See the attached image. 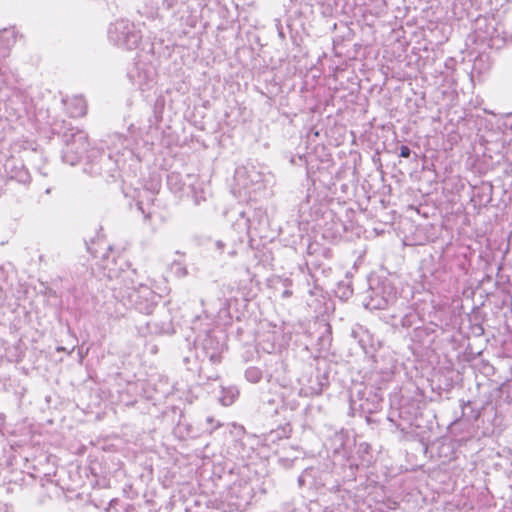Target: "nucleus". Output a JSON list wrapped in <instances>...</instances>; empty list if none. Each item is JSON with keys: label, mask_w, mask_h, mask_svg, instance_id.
Segmentation results:
<instances>
[{"label": "nucleus", "mask_w": 512, "mask_h": 512, "mask_svg": "<svg viewBox=\"0 0 512 512\" xmlns=\"http://www.w3.org/2000/svg\"><path fill=\"white\" fill-rule=\"evenodd\" d=\"M71 137V141L67 140L66 148L63 152V160L70 165H75L87 151L89 144L87 136L83 131L77 130L71 134Z\"/></svg>", "instance_id": "f257e3e1"}, {"label": "nucleus", "mask_w": 512, "mask_h": 512, "mask_svg": "<svg viewBox=\"0 0 512 512\" xmlns=\"http://www.w3.org/2000/svg\"><path fill=\"white\" fill-rule=\"evenodd\" d=\"M109 36L117 45L127 49L136 47L139 40V36L136 33L130 32L128 24L124 21L115 23L109 29Z\"/></svg>", "instance_id": "f03ea898"}, {"label": "nucleus", "mask_w": 512, "mask_h": 512, "mask_svg": "<svg viewBox=\"0 0 512 512\" xmlns=\"http://www.w3.org/2000/svg\"><path fill=\"white\" fill-rule=\"evenodd\" d=\"M140 312L149 314L157 303L159 296L147 285L140 284L130 295Z\"/></svg>", "instance_id": "7ed1b4c3"}, {"label": "nucleus", "mask_w": 512, "mask_h": 512, "mask_svg": "<svg viewBox=\"0 0 512 512\" xmlns=\"http://www.w3.org/2000/svg\"><path fill=\"white\" fill-rule=\"evenodd\" d=\"M153 75L154 73L152 69H148L143 72L138 71L136 75L132 74L131 78L133 79L134 83L139 86L140 89L144 90L145 86L153 80Z\"/></svg>", "instance_id": "20e7f679"}, {"label": "nucleus", "mask_w": 512, "mask_h": 512, "mask_svg": "<svg viewBox=\"0 0 512 512\" xmlns=\"http://www.w3.org/2000/svg\"><path fill=\"white\" fill-rule=\"evenodd\" d=\"M236 397L237 391L234 388L223 389L220 402L224 406H229L235 401Z\"/></svg>", "instance_id": "39448f33"}, {"label": "nucleus", "mask_w": 512, "mask_h": 512, "mask_svg": "<svg viewBox=\"0 0 512 512\" xmlns=\"http://www.w3.org/2000/svg\"><path fill=\"white\" fill-rule=\"evenodd\" d=\"M246 378L251 382H257L260 379V371L255 368L246 371Z\"/></svg>", "instance_id": "423d86ee"}, {"label": "nucleus", "mask_w": 512, "mask_h": 512, "mask_svg": "<svg viewBox=\"0 0 512 512\" xmlns=\"http://www.w3.org/2000/svg\"><path fill=\"white\" fill-rule=\"evenodd\" d=\"M105 264H104V269L108 271V277L109 278H113L115 276H117V271L116 269H114L113 267V264H114V261H109L108 259L105 260Z\"/></svg>", "instance_id": "0eeeda50"}, {"label": "nucleus", "mask_w": 512, "mask_h": 512, "mask_svg": "<svg viewBox=\"0 0 512 512\" xmlns=\"http://www.w3.org/2000/svg\"><path fill=\"white\" fill-rule=\"evenodd\" d=\"M400 156L407 158L410 156V149L407 146H402L400 149Z\"/></svg>", "instance_id": "6e6552de"}, {"label": "nucleus", "mask_w": 512, "mask_h": 512, "mask_svg": "<svg viewBox=\"0 0 512 512\" xmlns=\"http://www.w3.org/2000/svg\"><path fill=\"white\" fill-rule=\"evenodd\" d=\"M202 194H203V195H202L200 198H198L197 196H195V203H196V204H200V199H201V200H203V201H205V200H206V192H205V191H203V192H202Z\"/></svg>", "instance_id": "1a4fd4ad"}, {"label": "nucleus", "mask_w": 512, "mask_h": 512, "mask_svg": "<svg viewBox=\"0 0 512 512\" xmlns=\"http://www.w3.org/2000/svg\"><path fill=\"white\" fill-rule=\"evenodd\" d=\"M387 305V300H383V303H379L377 305H374V308L383 309Z\"/></svg>", "instance_id": "9d476101"}, {"label": "nucleus", "mask_w": 512, "mask_h": 512, "mask_svg": "<svg viewBox=\"0 0 512 512\" xmlns=\"http://www.w3.org/2000/svg\"><path fill=\"white\" fill-rule=\"evenodd\" d=\"M84 113H85V110H84V107H82L80 112L78 113V115H83Z\"/></svg>", "instance_id": "9b49d317"}]
</instances>
